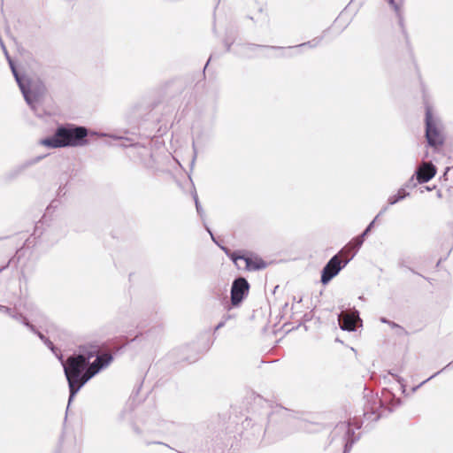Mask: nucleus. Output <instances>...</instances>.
Wrapping results in <instances>:
<instances>
[{
    "mask_svg": "<svg viewBox=\"0 0 453 453\" xmlns=\"http://www.w3.org/2000/svg\"><path fill=\"white\" fill-rule=\"evenodd\" d=\"M93 354L88 356L80 354L69 357L62 361L65 375L70 390L69 403L79 390L102 369L110 365L112 356L108 353L97 355L96 359L89 364Z\"/></svg>",
    "mask_w": 453,
    "mask_h": 453,
    "instance_id": "f257e3e1",
    "label": "nucleus"
},
{
    "mask_svg": "<svg viewBox=\"0 0 453 453\" xmlns=\"http://www.w3.org/2000/svg\"><path fill=\"white\" fill-rule=\"evenodd\" d=\"M88 129L67 125L57 128L53 136L43 139L41 144L49 148L81 147L88 143Z\"/></svg>",
    "mask_w": 453,
    "mask_h": 453,
    "instance_id": "f03ea898",
    "label": "nucleus"
},
{
    "mask_svg": "<svg viewBox=\"0 0 453 453\" xmlns=\"http://www.w3.org/2000/svg\"><path fill=\"white\" fill-rule=\"evenodd\" d=\"M9 63L27 104L35 111L45 93L44 84L40 80L27 79L20 76L12 62L9 60Z\"/></svg>",
    "mask_w": 453,
    "mask_h": 453,
    "instance_id": "7ed1b4c3",
    "label": "nucleus"
},
{
    "mask_svg": "<svg viewBox=\"0 0 453 453\" xmlns=\"http://www.w3.org/2000/svg\"><path fill=\"white\" fill-rule=\"evenodd\" d=\"M361 425L357 421L341 422L335 426L332 432V440L339 441L344 448L343 453H348L352 445L359 439V434L354 429H359Z\"/></svg>",
    "mask_w": 453,
    "mask_h": 453,
    "instance_id": "20e7f679",
    "label": "nucleus"
},
{
    "mask_svg": "<svg viewBox=\"0 0 453 453\" xmlns=\"http://www.w3.org/2000/svg\"><path fill=\"white\" fill-rule=\"evenodd\" d=\"M426 137L432 147H437L443 143L444 136L438 118L434 116L432 108L426 106Z\"/></svg>",
    "mask_w": 453,
    "mask_h": 453,
    "instance_id": "39448f33",
    "label": "nucleus"
},
{
    "mask_svg": "<svg viewBox=\"0 0 453 453\" xmlns=\"http://www.w3.org/2000/svg\"><path fill=\"white\" fill-rule=\"evenodd\" d=\"M228 257L239 269L242 268L251 272L265 269L266 267V263L258 257L241 255L237 252H232L231 254H228Z\"/></svg>",
    "mask_w": 453,
    "mask_h": 453,
    "instance_id": "423d86ee",
    "label": "nucleus"
},
{
    "mask_svg": "<svg viewBox=\"0 0 453 453\" xmlns=\"http://www.w3.org/2000/svg\"><path fill=\"white\" fill-rule=\"evenodd\" d=\"M250 284L246 279L240 277L235 279L231 287V304L238 307L242 302L248 296Z\"/></svg>",
    "mask_w": 453,
    "mask_h": 453,
    "instance_id": "0eeeda50",
    "label": "nucleus"
},
{
    "mask_svg": "<svg viewBox=\"0 0 453 453\" xmlns=\"http://www.w3.org/2000/svg\"><path fill=\"white\" fill-rule=\"evenodd\" d=\"M349 261V259H347L344 262L343 266L347 265V263ZM341 260L337 255L334 256L325 265V267L322 270L321 274V282L323 284L328 283L334 276H336L341 269L342 268V265H341Z\"/></svg>",
    "mask_w": 453,
    "mask_h": 453,
    "instance_id": "6e6552de",
    "label": "nucleus"
},
{
    "mask_svg": "<svg viewBox=\"0 0 453 453\" xmlns=\"http://www.w3.org/2000/svg\"><path fill=\"white\" fill-rule=\"evenodd\" d=\"M359 319L358 312H342L339 317L340 327L344 331H355L356 323Z\"/></svg>",
    "mask_w": 453,
    "mask_h": 453,
    "instance_id": "1a4fd4ad",
    "label": "nucleus"
},
{
    "mask_svg": "<svg viewBox=\"0 0 453 453\" xmlns=\"http://www.w3.org/2000/svg\"><path fill=\"white\" fill-rule=\"evenodd\" d=\"M435 173L436 168L431 162H423L416 171L417 180L419 183L429 181Z\"/></svg>",
    "mask_w": 453,
    "mask_h": 453,
    "instance_id": "9d476101",
    "label": "nucleus"
},
{
    "mask_svg": "<svg viewBox=\"0 0 453 453\" xmlns=\"http://www.w3.org/2000/svg\"><path fill=\"white\" fill-rule=\"evenodd\" d=\"M384 411L382 402L380 400L378 403H375V406L372 407L371 411L366 410L364 415L367 419L377 420L383 416Z\"/></svg>",
    "mask_w": 453,
    "mask_h": 453,
    "instance_id": "9b49d317",
    "label": "nucleus"
},
{
    "mask_svg": "<svg viewBox=\"0 0 453 453\" xmlns=\"http://www.w3.org/2000/svg\"><path fill=\"white\" fill-rule=\"evenodd\" d=\"M408 196H409V193L405 190V188H401L398 189V191L395 195H392L388 197V203L389 205L395 204L396 203L404 199Z\"/></svg>",
    "mask_w": 453,
    "mask_h": 453,
    "instance_id": "f8f14e48",
    "label": "nucleus"
},
{
    "mask_svg": "<svg viewBox=\"0 0 453 453\" xmlns=\"http://www.w3.org/2000/svg\"><path fill=\"white\" fill-rule=\"evenodd\" d=\"M364 242V238L363 236H357L356 238H354L346 247H345V250H352L353 251V254L351 256V258L354 257V255L356 254V252L360 249V247L362 246Z\"/></svg>",
    "mask_w": 453,
    "mask_h": 453,
    "instance_id": "ddd939ff",
    "label": "nucleus"
},
{
    "mask_svg": "<svg viewBox=\"0 0 453 453\" xmlns=\"http://www.w3.org/2000/svg\"><path fill=\"white\" fill-rule=\"evenodd\" d=\"M10 317H12V319H14L15 320L22 323L24 326H26L31 332H35V326H33L32 324H30V322L28 321V319L24 317L21 313H15L13 312L12 311H11V314L9 315Z\"/></svg>",
    "mask_w": 453,
    "mask_h": 453,
    "instance_id": "4468645a",
    "label": "nucleus"
},
{
    "mask_svg": "<svg viewBox=\"0 0 453 453\" xmlns=\"http://www.w3.org/2000/svg\"><path fill=\"white\" fill-rule=\"evenodd\" d=\"M295 425L297 427V430L299 431L311 433L315 430L312 428L313 425L304 419H297Z\"/></svg>",
    "mask_w": 453,
    "mask_h": 453,
    "instance_id": "2eb2a0df",
    "label": "nucleus"
},
{
    "mask_svg": "<svg viewBox=\"0 0 453 453\" xmlns=\"http://www.w3.org/2000/svg\"><path fill=\"white\" fill-rule=\"evenodd\" d=\"M388 210V207H384L381 211L375 217V219L369 224V226L366 227V229L363 232L362 234H360V236H363V238L365 239V237L368 234V233L371 231L372 227L374 225V222L375 220L382 214L384 213L386 211Z\"/></svg>",
    "mask_w": 453,
    "mask_h": 453,
    "instance_id": "dca6fc26",
    "label": "nucleus"
},
{
    "mask_svg": "<svg viewBox=\"0 0 453 453\" xmlns=\"http://www.w3.org/2000/svg\"><path fill=\"white\" fill-rule=\"evenodd\" d=\"M194 200H195V203H196V211L199 214V216L201 218H203V215H204V211H203V208H202V206H201V204L199 203V200H198V197H197L196 194H195V196H194Z\"/></svg>",
    "mask_w": 453,
    "mask_h": 453,
    "instance_id": "f3484780",
    "label": "nucleus"
},
{
    "mask_svg": "<svg viewBox=\"0 0 453 453\" xmlns=\"http://www.w3.org/2000/svg\"><path fill=\"white\" fill-rule=\"evenodd\" d=\"M450 365V364L447 365L445 367H443L441 371L435 372L434 374H433L432 376H430L428 379H426V380H424L423 382H421L418 386L412 388V391H416L418 388H419L420 386H422L423 384H425L426 381H428L429 380L434 378L436 375H438L440 372H443L447 367H449Z\"/></svg>",
    "mask_w": 453,
    "mask_h": 453,
    "instance_id": "a211bd4d",
    "label": "nucleus"
},
{
    "mask_svg": "<svg viewBox=\"0 0 453 453\" xmlns=\"http://www.w3.org/2000/svg\"><path fill=\"white\" fill-rule=\"evenodd\" d=\"M390 407L389 411H392L395 408L398 407L401 404V400L399 398H395L394 396L390 400Z\"/></svg>",
    "mask_w": 453,
    "mask_h": 453,
    "instance_id": "6ab92c4d",
    "label": "nucleus"
},
{
    "mask_svg": "<svg viewBox=\"0 0 453 453\" xmlns=\"http://www.w3.org/2000/svg\"><path fill=\"white\" fill-rule=\"evenodd\" d=\"M319 42H320L319 39H314V40H312L311 42L302 43V44L298 45L297 47L298 48L306 47V46L315 47V46H317L319 43Z\"/></svg>",
    "mask_w": 453,
    "mask_h": 453,
    "instance_id": "aec40b11",
    "label": "nucleus"
},
{
    "mask_svg": "<svg viewBox=\"0 0 453 453\" xmlns=\"http://www.w3.org/2000/svg\"><path fill=\"white\" fill-rule=\"evenodd\" d=\"M250 50H253V47H250V46H248V45H243V46L241 47V50H240L239 53L243 55V56L250 57V53H249Z\"/></svg>",
    "mask_w": 453,
    "mask_h": 453,
    "instance_id": "412c9836",
    "label": "nucleus"
},
{
    "mask_svg": "<svg viewBox=\"0 0 453 453\" xmlns=\"http://www.w3.org/2000/svg\"><path fill=\"white\" fill-rule=\"evenodd\" d=\"M231 319V316L230 315H226L223 317L222 320L216 326V330H219V328L223 327L226 324V322Z\"/></svg>",
    "mask_w": 453,
    "mask_h": 453,
    "instance_id": "4be33fe9",
    "label": "nucleus"
},
{
    "mask_svg": "<svg viewBox=\"0 0 453 453\" xmlns=\"http://www.w3.org/2000/svg\"><path fill=\"white\" fill-rule=\"evenodd\" d=\"M43 342L53 353H56L57 349L55 348V346L51 341H50L48 338H46L43 341Z\"/></svg>",
    "mask_w": 453,
    "mask_h": 453,
    "instance_id": "5701e85b",
    "label": "nucleus"
},
{
    "mask_svg": "<svg viewBox=\"0 0 453 453\" xmlns=\"http://www.w3.org/2000/svg\"><path fill=\"white\" fill-rule=\"evenodd\" d=\"M395 379L397 380V382L400 384V387H401V389H402V392L403 393H405V390H406V385L404 383V380L403 379H402L401 377L395 375Z\"/></svg>",
    "mask_w": 453,
    "mask_h": 453,
    "instance_id": "b1692460",
    "label": "nucleus"
},
{
    "mask_svg": "<svg viewBox=\"0 0 453 453\" xmlns=\"http://www.w3.org/2000/svg\"><path fill=\"white\" fill-rule=\"evenodd\" d=\"M392 7L393 9L399 13V6L397 4H395V0H386Z\"/></svg>",
    "mask_w": 453,
    "mask_h": 453,
    "instance_id": "393cba45",
    "label": "nucleus"
},
{
    "mask_svg": "<svg viewBox=\"0 0 453 453\" xmlns=\"http://www.w3.org/2000/svg\"><path fill=\"white\" fill-rule=\"evenodd\" d=\"M0 311L3 312V313H5L7 315H10L11 311H12V309L7 307V306L0 304Z\"/></svg>",
    "mask_w": 453,
    "mask_h": 453,
    "instance_id": "a878e982",
    "label": "nucleus"
},
{
    "mask_svg": "<svg viewBox=\"0 0 453 453\" xmlns=\"http://www.w3.org/2000/svg\"><path fill=\"white\" fill-rule=\"evenodd\" d=\"M395 334L398 335H403L406 334V331L403 327L398 326L397 328L395 329Z\"/></svg>",
    "mask_w": 453,
    "mask_h": 453,
    "instance_id": "bb28decb",
    "label": "nucleus"
},
{
    "mask_svg": "<svg viewBox=\"0 0 453 453\" xmlns=\"http://www.w3.org/2000/svg\"><path fill=\"white\" fill-rule=\"evenodd\" d=\"M34 333L36 334L42 342L46 339V337L42 333L38 332L36 329L35 332Z\"/></svg>",
    "mask_w": 453,
    "mask_h": 453,
    "instance_id": "cd10ccee",
    "label": "nucleus"
},
{
    "mask_svg": "<svg viewBox=\"0 0 453 453\" xmlns=\"http://www.w3.org/2000/svg\"><path fill=\"white\" fill-rule=\"evenodd\" d=\"M388 325H389L392 328H395V329H396V328H397V326H399V325L395 324V322H391V321H389V322H388Z\"/></svg>",
    "mask_w": 453,
    "mask_h": 453,
    "instance_id": "c85d7f7f",
    "label": "nucleus"
},
{
    "mask_svg": "<svg viewBox=\"0 0 453 453\" xmlns=\"http://www.w3.org/2000/svg\"><path fill=\"white\" fill-rule=\"evenodd\" d=\"M388 325H389L392 328H395V329H396V328H397V326H399V325L395 324V322H391V321H389V322H388Z\"/></svg>",
    "mask_w": 453,
    "mask_h": 453,
    "instance_id": "c756f323",
    "label": "nucleus"
},
{
    "mask_svg": "<svg viewBox=\"0 0 453 453\" xmlns=\"http://www.w3.org/2000/svg\"><path fill=\"white\" fill-rule=\"evenodd\" d=\"M206 229H207L208 233L211 234V236L212 240H213V241H215V240H214V237H213V234H212V233L211 232V230L209 229V227H207V226H206Z\"/></svg>",
    "mask_w": 453,
    "mask_h": 453,
    "instance_id": "7c9ffc66",
    "label": "nucleus"
},
{
    "mask_svg": "<svg viewBox=\"0 0 453 453\" xmlns=\"http://www.w3.org/2000/svg\"><path fill=\"white\" fill-rule=\"evenodd\" d=\"M56 352H58V349L56 350ZM54 354L57 356V357H58L61 360V362L64 361L62 359V356L61 355L59 356V355H58V353H54Z\"/></svg>",
    "mask_w": 453,
    "mask_h": 453,
    "instance_id": "2f4dec72",
    "label": "nucleus"
},
{
    "mask_svg": "<svg viewBox=\"0 0 453 453\" xmlns=\"http://www.w3.org/2000/svg\"><path fill=\"white\" fill-rule=\"evenodd\" d=\"M54 202H52L50 203V205L49 207H47V211H49L54 205H53Z\"/></svg>",
    "mask_w": 453,
    "mask_h": 453,
    "instance_id": "473e14b6",
    "label": "nucleus"
},
{
    "mask_svg": "<svg viewBox=\"0 0 453 453\" xmlns=\"http://www.w3.org/2000/svg\"><path fill=\"white\" fill-rule=\"evenodd\" d=\"M381 321H382V322H384V323H388V322H389V321H388L386 319H381Z\"/></svg>",
    "mask_w": 453,
    "mask_h": 453,
    "instance_id": "72a5a7b5",
    "label": "nucleus"
},
{
    "mask_svg": "<svg viewBox=\"0 0 453 453\" xmlns=\"http://www.w3.org/2000/svg\"><path fill=\"white\" fill-rule=\"evenodd\" d=\"M8 266V264L5 265V266H3L1 269H0V272H2L4 269H5L6 267Z\"/></svg>",
    "mask_w": 453,
    "mask_h": 453,
    "instance_id": "f704fd0d",
    "label": "nucleus"
},
{
    "mask_svg": "<svg viewBox=\"0 0 453 453\" xmlns=\"http://www.w3.org/2000/svg\"><path fill=\"white\" fill-rule=\"evenodd\" d=\"M258 11H259V12H262V11H263V7H262V6H260V7H259V9H258Z\"/></svg>",
    "mask_w": 453,
    "mask_h": 453,
    "instance_id": "c9c22d12",
    "label": "nucleus"
},
{
    "mask_svg": "<svg viewBox=\"0 0 453 453\" xmlns=\"http://www.w3.org/2000/svg\"><path fill=\"white\" fill-rule=\"evenodd\" d=\"M384 397H385L384 401L387 402L388 401V396L385 395Z\"/></svg>",
    "mask_w": 453,
    "mask_h": 453,
    "instance_id": "e433bc0d",
    "label": "nucleus"
}]
</instances>
